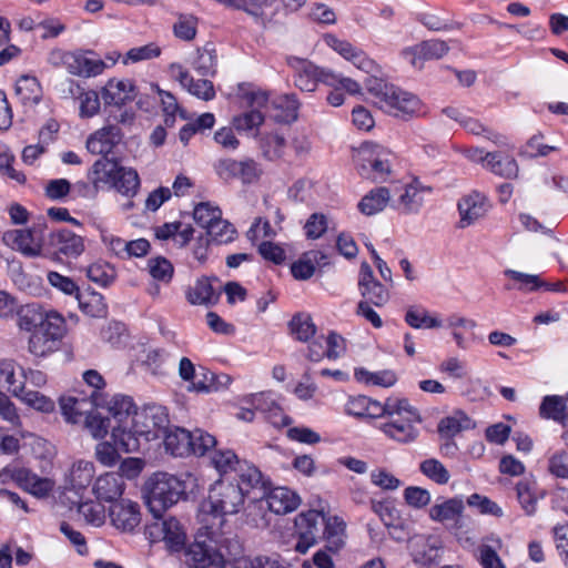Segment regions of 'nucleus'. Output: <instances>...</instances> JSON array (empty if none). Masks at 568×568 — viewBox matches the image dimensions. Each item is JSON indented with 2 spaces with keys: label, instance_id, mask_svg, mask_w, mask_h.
I'll return each mask as SVG.
<instances>
[{
  "label": "nucleus",
  "instance_id": "nucleus-39",
  "mask_svg": "<svg viewBox=\"0 0 568 568\" xmlns=\"http://www.w3.org/2000/svg\"><path fill=\"white\" fill-rule=\"evenodd\" d=\"M20 102L27 106L37 105L42 99V88L39 80L32 75H21L14 87Z\"/></svg>",
  "mask_w": 568,
  "mask_h": 568
},
{
  "label": "nucleus",
  "instance_id": "nucleus-52",
  "mask_svg": "<svg viewBox=\"0 0 568 568\" xmlns=\"http://www.w3.org/2000/svg\"><path fill=\"white\" fill-rule=\"evenodd\" d=\"M78 513L88 525L93 527H100L105 521V508L100 500H87L80 503L78 506Z\"/></svg>",
  "mask_w": 568,
  "mask_h": 568
},
{
  "label": "nucleus",
  "instance_id": "nucleus-51",
  "mask_svg": "<svg viewBox=\"0 0 568 568\" xmlns=\"http://www.w3.org/2000/svg\"><path fill=\"white\" fill-rule=\"evenodd\" d=\"M14 397L19 398L27 406L41 413H51L54 410V402L38 390L27 389V387L23 386L22 392Z\"/></svg>",
  "mask_w": 568,
  "mask_h": 568
},
{
  "label": "nucleus",
  "instance_id": "nucleus-61",
  "mask_svg": "<svg viewBox=\"0 0 568 568\" xmlns=\"http://www.w3.org/2000/svg\"><path fill=\"white\" fill-rule=\"evenodd\" d=\"M148 271L153 280L165 284L170 283L174 273L171 262L161 256L149 260Z\"/></svg>",
  "mask_w": 568,
  "mask_h": 568
},
{
  "label": "nucleus",
  "instance_id": "nucleus-42",
  "mask_svg": "<svg viewBox=\"0 0 568 568\" xmlns=\"http://www.w3.org/2000/svg\"><path fill=\"white\" fill-rule=\"evenodd\" d=\"M539 414L542 418L552 419L568 426V405L564 397L546 396L540 404Z\"/></svg>",
  "mask_w": 568,
  "mask_h": 568
},
{
  "label": "nucleus",
  "instance_id": "nucleus-43",
  "mask_svg": "<svg viewBox=\"0 0 568 568\" xmlns=\"http://www.w3.org/2000/svg\"><path fill=\"white\" fill-rule=\"evenodd\" d=\"M390 201V192L387 187L381 186L367 193L358 203L359 211L367 215L382 212Z\"/></svg>",
  "mask_w": 568,
  "mask_h": 568
},
{
  "label": "nucleus",
  "instance_id": "nucleus-11",
  "mask_svg": "<svg viewBox=\"0 0 568 568\" xmlns=\"http://www.w3.org/2000/svg\"><path fill=\"white\" fill-rule=\"evenodd\" d=\"M102 393L92 390L89 396H69L60 399V408L65 420L71 424L85 422L95 407H99Z\"/></svg>",
  "mask_w": 568,
  "mask_h": 568
},
{
  "label": "nucleus",
  "instance_id": "nucleus-46",
  "mask_svg": "<svg viewBox=\"0 0 568 568\" xmlns=\"http://www.w3.org/2000/svg\"><path fill=\"white\" fill-rule=\"evenodd\" d=\"M324 254L320 251H310L302 255L292 264L291 271L296 280H308L315 272V265L324 260Z\"/></svg>",
  "mask_w": 568,
  "mask_h": 568
},
{
  "label": "nucleus",
  "instance_id": "nucleus-20",
  "mask_svg": "<svg viewBox=\"0 0 568 568\" xmlns=\"http://www.w3.org/2000/svg\"><path fill=\"white\" fill-rule=\"evenodd\" d=\"M6 245L21 252L29 257L39 256L42 251V240L31 230H11L3 233Z\"/></svg>",
  "mask_w": 568,
  "mask_h": 568
},
{
  "label": "nucleus",
  "instance_id": "nucleus-1",
  "mask_svg": "<svg viewBox=\"0 0 568 568\" xmlns=\"http://www.w3.org/2000/svg\"><path fill=\"white\" fill-rule=\"evenodd\" d=\"M247 490L239 484L231 481H216L210 489L197 515L199 523L211 538L221 535L225 526V516L237 514L243 505Z\"/></svg>",
  "mask_w": 568,
  "mask_h": 568
},
{
  "label": "nucleus",
  "instance_id": "nucleus-47",
  "mask_svg": "<svg viewBox=\"0 0 568 568\" xmlns=\"http://www.w3.org/2000/svg\"><path fill=\"white\" fill-rule=\"evenodd\" d=\"M24 381L20 374L17 375L16 365L12 361H0V388H6L13 396L23 389Z\"/></svg>",
  "mask_w": 568,
  "mask_h": 568
},
{
  "label": "nucleus",
  "instance_id": "nucleus-25",
  "mask_svg": "<svg viewBox=\"0 0 568 568\" xmlns=\"http://www.w3.org/2000/svg\"><path fill=\"white\" fill-rule=\"evenodd\" d=\"M105 105L121 106L135 98V87L130 80L110 79L101 89Z\"/></svg>",
  "mask_w": 568,
  "mask_h": 568
},
{
  "label": "nucleus",
  "instance_id": "nucleus-3",
  "mask_svg": "<svg viewBox=\"0 0 568 568\" xmlns=\"http://www.w3.org/2000/svg\"><path fill=\"white\" fill-rule=\"evenodd\" d=\"M363 82L373 98V103L383 112L397 118L424 113V105L416 95L386 82L377 73L366 77Z\"/></svg>",
  "mask_w": 568,
  "mask_h": 568
},
{
  "label": "nucleus",
  "instance_id": "nucleus-26",
  "mask_svg": "<svg viewBox=\"0 0 568 568\" xmlns=\"http://www.w3.org/2000/svg\"><path fill=\"white\" fill-rule=\"evenodd\" d=\"M501 547L500 537L496 535L486 536L474 550V557L481 568H506L497 552Z\"/></svg>",
  "mask_w": 568,
  "mask_h": 568
},
{
  "label": "nucleus",
  "instance_id": "nucleus-29",
  "mask_svg": "<svg viewBox=\"0 0 568 568\" xmlns=\"http://www.w3.org/2000/svg\"><path fill=\"white\" fill-rule=\"evenodd\" d=\"M108 63L91 51L73 52L71 74L83 78L97 77L108 68Z\"/></svg>",
  "mask_w": 568,
  "mask_h": 568
},
{
  "label": "nucleus",
  "instance_id": "nucleus-53",
  "mask_svg": "<svg viewBox=\"0 0 568 568\" xmlns=\"http://www.w3.org/2000/svg\"><path fill=\"white\" fill-rule=\"evenodd\" d=\"M211 463L220 474L236 471L241 460L235 453L229 448L215 449L211 455Z\"/></svg>",
  "mask_w": 568,
  "mask_h": 568
},
{
  "label": "nucleus",
  "instance_id": "nucleus-49",
  "mask_svg": "<svg viewBox=\"0 0 568 568\" xmlns=\"http://www.w3.org/2000/svg\"><path fill=\"white\" fill-rule=\"evenodd\" d=\"M464 510V504L458 498H450L442 504H436L429 509V517L435 521L453 520Z\"/></svg>",
  "mask_w": 568,
  "mask_h": 568
},
{
  "label": "nucleus",
  "instance_id": "nucleus-22",
  "mask_svg": "<svg viewBox=\"0 0 568 568\" xmlns=\"http://www.w3.org/2000/svg\"><path fill=\"white\" fill-rule=\"evenodd\" d=\"M122 139L121 129L116 125H105L87 140V149L92 154L106 155Z\"/></svg>",
  "mask_w": 568,
  "mask_h": 568
},
{
  "label": "nucleus",
  "instance_id": "nucleus-24",
  "mask_svg": "<svg viewBox=\"0 0 568 568\" xmlns=\"http://www.w3.org/2000/svg\"><path fill=\"white\" fill-rule=\"evenodd\" d=\"M323 527L325 548L333 554L341 551L347 540L345 520L336 515H327L323 517Z\"/></svg>",
  "mask_w": 568,
  "mask_h": 568
},
{
  "label": "nucleus",
  "instance_id": "nucleus-50",
  "mask_svg": "<svg viewBox=\"0 0 568 568\" xmlns=\"http://www.w3.org/2000/svg\"><path fill=\"white\" fill-rule=\"evenodd\" d=\"M406 323L413 328H438L442 327V321L432 316L428 311L422 307L410 306L405 314Z\"/></svg>",
  "mask_w": 568,
  "mask_h": 568
},
{
  "label": "nucleus",
  "instance_id": "nucleus-10",
  "mask_svg": "<svg viewBox=\"0 0 568 568\" xmlns=\"http://www.w3.org/2000/svg\"><path fill=\"white\" fill-rule=\"evenodd\" d=\"M325 515L318 510H308L300 514L295 519L297 531V542L295 550L300 554H306L310 548L316 545L320 531L323 527V517Z\"/></svg>",
  "mask_w": 568,
  "mask_h": 568
},
{
  "label": "nucleus",
  "instance_id": "nucleus-44",
  "mask_svg": "<svg viewBox=\"0 0 568 568\" xmlns=\"http://www.w3.org/2000/svg\"><path fill=\"white\" fill-rule=\"evenodd\" d=\"M140 433H135L132 427V422L116 424L112 427V439L114 445L121 448L124 453L136 452L140 448L138 438Z\"/></svg>",
  "mask_w": 568,
  "mask_h": 568
},
{
  "label": "nucleus",
  "instance_id": "nucleus-4",
  "mask_svg": "<svg viewBox=\"0 0 568 568\" xmlns=\"http://www.w3.org/2000/svg\"><path fill=\"white\" fill-rule=\"evenodd\" d=\"M387 413L379 429L390 439L400 444H409L417 439L419 430L416 427L422 422L418 410L405 398H388Z\"/></svg>",
  "mask_w": 568,
  "mask_h": 568
},
{
  "label": "nucleus",
  "instance_id": "nucleus-48",
  "mask_svg": "<svg viewBox=\"0 0 568 568\" xmlns=\"http://www.w3.org/2000/svg\"><path fill=\"white\" fill-rule=\"evenodd\" d=\"M139 186L140 179L136 171L120 165L119 174H116L111 187L123 195L133 196L138 192Z\"/></svg>",
  "mask_w": 568,
  "mask_h": 568
},
{
  "label": "nucleus",
  "instance_id": "nucleus-5",
  "mask_svg": "<svg viewBox=\"0 0 568 568\" xmlns=\"http://www.w3.org/2000/svg\"><path fill=\"white\" fill-rule=\"evenodd\" d=\"M184 493V483L168 473L153 474L143 486L145 504L154 518L162 517L163 513L175 505Z\"/></svg>",
  "mask_w": 568,
  "mask_h": 568
},
{
  "label": "nucleus",
  "instance_id": "nucleus-41",
  "mask_svg": "<svg viewBox=\"0 0 568 568\" xmlns=\"http://www.w3.org/2000/svg\"><path fill=\"white\" fill-rule=\"evenodd\" d=\"M17 480L22 489L38 498L48 496L54 486L51 479L41 478L28 470H20Z\"/></svg>",
  "mask_w": 568,
  "mask_h": 568
},
{
  "label": "nucleus",
  "instance_id": "nucleus-6",
  "mask_svg": "<svg viewBox=\"0 0 568 568\" xmlns=\"http://www.w3.org/2000/svg\"><path fill=\"white\" fill-rule=\"evenodd\" d=\"M227 542L229 538L225 537L224 530H221L219 537L211 538L202 530L201 525L194 542H192L185 551L186 562L194 568H207L212 565H222L224 562L222 548H227Z\"/></svg>",
  "mask_w": 568,
  "mask_h": 568
},
{
  "label": "nucleus",
  "instance_id": "nucleus-63",
  "mask_svg": "<svg viewBox=\"0 0 568 568\" xmlns=\"http://www.w3.org/2000/svg\"><path fill=\"white\" fill-rule=\"evenodd\" d=\"M221 215L222 212L220 207L214 206L209 202L199 203L193 211L195 222L203 229H206V231L219 220Z\"/></svg>",
  "mask_w": 568,
  "mask_h": 568
},
{
  "label": "nucleus",
  "instance_id": "nucleus-15",
  "mask_svg": "<svg viewBox=\"0 0 568 568\" xmlns=\"http://www.w3.org/2000/svg\"><path fill=\"white\" fill-rule=\"evenodd\" d=\"M171 77L176 80L190 94L203 101H211L215 97L213 83L206 79L194 80L190 72L180 63L169 67Z\"/></svg>",
  "mask_w": 568,
  "mask_h": 568
},
{
  "label": "nucleus",
  "instance_id": "nucleus-40",
  "mask_svg": "<svg viewBox=\"0 0 568 568\" xmlns=\"http://www.w3.org/2000/svg\"><path fill=\"white\" fill-rule=\"evenodd\" d=\"M486 169L494 174L500 175L506 179L517 178L519 168L516 160L510 156L503 154L501 152H487L485 154Z\"/></svg>",
  "mask_w": 568,
  "mask_h": 568
},
{
  "label": "nucleus",
  "instance_id": "nucleus-37",
  "mask_svg": "<svg viewBox=\"0 0 568 568\" xmlns=\"http://www.w3.org/2000/svg\"><path fill=\"white\" fill-rule=\"evenodd\" d=\"M50 241L52 246L65 256H78L84 250L82 237L67 229L52 233Z\"/></svg>",
  "mask_w": 568,
  "mask_h": 568
},
{
  "label": "nucleus",
  "instance_id": "nucleus-45",
  "mask_svg": "<svg viewBox=\"0 0 568 568\" xmlns=\"http://www.w3.org/2000/svg\"><path fill=\"white\" fill-rule=\"evenodd\" d=\"M113 426L111 417L101 407H95L84 422V427L95 439L105 437Z\"/></svg>",
  "mask_w": 568,
  "mask_h": 568
},
{
  "label": "nucleus",
  "instance_id": "nucleus-32",
  "mask_svg": "<svg viewBox=\"0 0 568 568\" xmlns=\"http://www.w3.org/2000/svg\"><path fill=\"white\" fill-rule=\"evenodd\" d=\"M301 503L300 497L286 487H276L266 496L268 509L277 515H285L294 511Z\"/></svg>",
  "mask_w": 568,
  "mask_h": 568
},
{
  "label": "nucleus",
  "instance_id": "nucleus-14",
  "mask_svg": "<svg viewBox=\"0 0 568 568\" xmlns=\"http://www.w3.org/2000/svg\"><path fill=\"white\" fill-rule=\"evenodd\" d=\"M409 548L416 565L429 567L439 561L444 546L436 536H417L410 540Z\"/></svg>",
  "mask_w": 568,
  "mask_h": 568
},
{
  "label": "nucleus",
  "instance_id": "nucleus-7",
  "mask_svg": "<svg viewBox=\"0 0 568 568\" xmlns=\"http://www.w3.org/2000/svg\"><path fill=\"white\" fill-rule=\"evenodd\" d=\"M65 322L57 312H49V318L44 326L31 332L28 342L29 352L43 357L58 349V343L63 337Z\"/></svg>",
  "mask_w": 568,
  "mask_h": 568
},
{
  "label": "nucleus",
  "instance_id": "nucleus-12",
  "mask_svg": "<svg viewBox=\"0 0 568 568\" xmlns=\"http://www.w3.org/2000/svg\"><path fill=\"white\" fill-rule=\"evenodd\" d=\"M433 189L423 184L418 179H413L404 186V192L395 202L394 207L403 215H416L425 205Z\"/></svg>",
  "mask_w": 568,
  "mask_h": 568
},
{
  "label": "nucleus",
  "instance_id": "nucleus-34",
  "mask_svg": "<svg viewBox=\"0 0 568 568\" xmlns=\"http://www.w3.org/2000/svg\"><path fill=\"white\" fill-rule=\"evenodd\" d=\"M16 314L19 328L26 332H33L44 326L49 318V312H44L37 303L20 306Z\"/></svg>",
  "mask_w": 568,
  "mask_h": 568
},
{
  "label": "nucleus",
  "instance_id": "nucleus-16",
  "mask_svg": "<svg viewBox=\"0 0 568 568\" xmlns=\"http://www.w3.org/2000/svg\"><path fill=\"white\" fill-rule=\"evenodd\" d=\"M325 42L343 58L351 61L358 70H362L369 75L372 73H379V67L363 51L355 48L348 41L341 40L333 34H328L325 37Z\"/></svg>",
  "mask_w": 568,
  "mask_h": 568
},
{
  "label": "nucleus",
  "instance_id": "nucleus-64",
  "mask_svg": "<svg viewBox=\"0 0 568 568\" xmlns=\"http://www.w3.org/2000/svg\"><path fill=\"white\" fill-rule=\"evenodd\" d=\"M187 300L194 305L211 303L214 300V290L211 283L205 278L199 280L187 292Z\"/></svg>",
  "mask_w": 568,
  "mask_h": 568
},
{
  "label": "nucleus",
  "instance_id": "nucleus-59",
  "mask_svg": "<svg viewBox=\"0 0 568 568\" xmlns=\"http://www.w3.org/2000/svg\"><path fill=\"white\" fill-rule=\"evenodd\" d=\"M419 470L430 480L439 485H445L449 481L450 475L446 467L439 460L429 458L420 463Z\"/></svg>",
  "mask_w": 568,
  "mask_h": 568
},
{
  "label": "nucleus",
  "instance_id": "nucleus-36",
  "mask_svg": "<svg viewBox=\"0 0 568 568\" xmlns=\"http://www.w3.org/2000/svg\"><path fill=\"white\" fill-rule=\"evenodd\" d=\"M346 410L349 415L357 417L379 418L387 413V400L382 404L367 396H357L351 398L347 403Z\"/></svg>",
  "mask_w": 568,
  "mask_h": 568
},
{
  "label": "nucleus",
  "instance_id": "nucleus-27",
  "mask_svg": "<svg viewBox=\"0 0 568 568\" xmlns=\"http://www.w3.org/2000/svg\"><path fill=\"white\" fill-rule=\"evenodd\" d=\"M120 164L114 159L102 156L97 160L88 172V179L98 191L105 185L112 186L116 174H119Z\"/></svg>",
  "mask_w": 568,
  "mask_h": 568
},
{
  "label": "nucleus",
  "instance_id": "nucleus-58",
  "mask_svg": "<svg viewBox=\"0 0 568 568\" xmlns=\"http://www.w3.org/2000/svg\"><path fill=\"white\" fill-rule=\"evenodd\" d=\"M236 473H239V478L242 487H244L247 493L250 489H254L257 487H263V477L261 471L253 465L242 462L241 465L237 467Z\"/></svg>",
  "mask_w": 568,
  "mask_h": 568
},
{
  "label": "nucleus",
  "instance_id": "nucleus-62",
  "mask_svg": "<svg viewBox=\"0 0 568 568\" xmlns=\"http://www.w3.org/2000/svg\"><path fill=\"white\" fill-rule=\"evenodd\" d=\"M468 424L469 419L463 413H457L454 416L443 418L438 424V432L443 437L453 438L467 428Z\"/></svg>",
  "mask_w": 568,
  "mask_h": 568
},
{
  "label": "nucleus",
  "instance_id": "nucleus-55",
  "mask_svg": "<svg viewBox=\"0 0 568 568\" xmlns=\"http://www.w3.org/2000/svg\"><path fill=\"white\" fill-rule=\"evenodd\" d=\"M161 48L151 42L141 47L131 48L123 57L122 63L128 65L130 63H138L148 61L160 57Z\"/></svg>",
  "mask_w": 568,
  "mask_h": 568
},
{
  "label": "nucleus",
  "instance_id": "nucleus-2",
  "mask_svg": "<svg viewBox=\"0 0 568 568\" xmlns=\"http://www.w3.org/2000/svg\"><path fill=\"white\" fill-rule=\"evenodd\" d=\"M363 82L373 98V103L383 112L397 118L424 113V105L416 95L386 82L377 73L366 77Z\"/></svg>",
  "mask_w": 568,
  "mask_h": 568
},
{
  "label": "nucleus",
  "instance_id": "nucleus-31",
  "mask_svg": "<svg viewBox=\"0 0 568 568\" xmlns=\"http://www.w3.org/2000/svg\"><path fill=\"white\" fill-rule=\"evenodd\" d=\"M460 214L459 226L467 227L486 214L485 197L479 193L464 196L458 203Z\"/></svg>",
  "mask_w": 568,
  "mask_h": 568
},
{
  "label": "nucleus",
  "instance_id": "nucleus-23",
  "mask_svg": "<svg viewBox=\"0 0 568 568\" xmlns=\"http://www.w3.org/2000/svg\"><path fill=\"white\" fill-rule=\"evenodd\" d=\"M125 489V483L121 475L108 471L100 475L92 487V491L97 499L104 503H113L118 500Z\"/></svg>",
  "mask_w": 568,
  "mask_h": 568
},
{
  "label": "nucleus",
  "instance_id": "nucleus-9",
  "mask_svg": "<svg viewBox=\"0 0 568 568\" xmlns=\"http://www.w3.org/2000/svg\"><path fill=\"white\" fill-rule=\"evenodd\" d=\"M145 534L151 542L163 541L171 551L183 548L186 534L181 523L174 518H155V521L146 526Z\"/></svg>",
  "mask_w": 568,
  "mask_h": 568
},
{
  "label": "nucleus",
  "instance_id": "nucleus-13",
  "mask_svg": "<svg viewBox=\"0 0 568 568\" xmlns=\"http://www.w3.org/2000/svg\"><path fill=\"white\" fill-rule=\"evenodd\" d=\"M449 51L448 44L439 39L422 41L420 43L405 48L402 55L415 69H423L426 61L437 60Z\"/></svg>",
  "mask_w": 568,
  "mask_h": 568
},
{
  "label": "nucleus",
  "instance_id": "nucleus-30",
  "mask_svg": "<svg viewBox=\"0 0 568 568\" xmlns=\"http://www.w3.org/2000/svg\"><path fill=\"white\" fill-rule=\"evenodd\" d=\"M67 83L69 85V94L71 97L78 95L80 118L90 119L100 112V95L95 90L84 91L81 89L80 84L70 79L67 81Z\"/></svg>",
  "mask_w": 568,
  "mask_h": 568
},
{
  "label": "nucleus",
  "instance_id": "nucleus-18",
  "mask_svg": "<svg viewBox=\"0 0 568 568\" xmlns=\"http://www.w3.org/2000/svg\"><path fill=\"white\" fill-rule=\"evenodd\" d=\"M110 519L116 529L131 532L141 523L140 506L132 500L122 499L111 506Z\"/></svg>",
  "mask_w": 568,
  "mask_h": 568
},
{
  "label": "nucleus",
  "instance_id": "nucleus-28",
  "mask_svg": "<svg viewBox=\"0 0 568 568\" xmlns=\"http://www.w3.org/2000/svg\"><path fill=\"white\" fill-rule=\"evenodd\" d=\"M288 64L295 70V87L303 92H314L318 84L317 65L297 57L288 58Z\"/></svg>",
  "mask_w": 568,
  "mask_h": 568
},
{
  "label": "nucleus",
  "instance_id": "nucleus-17",
  "mask_svg": "<svg viewBox=\"0 0 568 568\" xmlns=\"http://www.w3.org/2000/svg\"><path fill=\"white\" fill-rule=\"evenodd\" d=\"M358 287L364 298L363 302L368 304L381 307L389 300L388 290L374 277L373 270L366 262L361 265Z\"/></svg>",
  "mask_w": 568,
  "mask_h": 568
},
{
  "label": "nucleus",
  "instance_id": "nucleus-56",
  "mask_svg": "<svg viewBox=\"0 0 568 568\" xmlns=\"http://www.w3.org/2000/svg\"><path fill=\"white\" fill-rule=\"evenodd\" d=\"M79 305L83 313L91 317H103L106 314V305L104 304L103 296L99 293H90L87 295H79Z\"/></svg>",
  "mask_w": 568,
  "mask_h": 568
},
{
  "label": "nucleus",
  "instance_id": "nucleus-21",
  "mask_svg": "<svg viewBox=\"0 0 568 568\" xmlns=\"http://www.w3.org/2000/svg\"><path fill=\"white\" fill-rule=\"evenodd\" d=\"M94 475L95 467L92 462L78 459L64 473V487L75 493L83 491L90 486Z\"/></svg>",
  "mask_w": 568,
  "mask_h": 568
},
{
  "label": "nucleus",
  "instance_id": "nucleus-57",
  "mask_svg": "<svg viewBox=\"0 0 568 568\" xmlns=\"http://www.w3.org/2000/svg\"><path fill=\"white\" fill-rule=\"evenodd\" d=\"M274 1L275 0H229V3L264 23L266 20L265 8H268Z\"/></svg>",
  "mask_w": 568,
  "mask_h": 568
},
{
  "label": "nucleus",
  "instance_id": "nucleus-8",
  "mask_svg": "<svg viewBox=\"0 0 568 568\" xmlns=\"http://www.w3.org/2000/svg\"><path fill=\"white\" fill-rule=\"evenodd\" d=\"M356 159L363 178L383 181L390 173L389 152L374 142L363 143Z\"/></svg>",
  "mask_w": 568,
  "mask_h": 568
},
{
  "label": "nucleus",
  "instance_id": "nucleus-54",
  "mask_svg": "<svg viewBox=\"0 0 568 568\" xmlns=\"http://www.w3.org/2000/svg\"><path fill=\"white\" fill-rule=\"evenodd\" d=\"M290 328L291 333L301 342H307L316 332L311 315L305 313L294 315L290 322Z\"/></svg>",
  "mask_w": 568,
  "mask_h": 568
},
{
  "label": "nucleus",
  "instance_id": "nucleus-35",
  "mask_svg": "<svg viewBox=\"0 0 568 568\" xmlns=\"http://www.w3.org/2000/svg\"><path fill=\"white\" fill-rule=\"evenodd\" d=\"M517 499L527 516L537 511V503L544 497V491L538 488L536 480L524 478L516 484Z\"/></svg>",
  "mask_w": 568,
  "mask_h": 568
},
{
  "label": "nucleus",
  "instance_id": "nucleus-33",
  "mask_svg": "<svg viewBox=\"0 0 568 568\" xmlns=\"http://www.w3.org/2000/svg\"><path fill=\"white\" fill-rule=\"evenodd\" d=\"M166 422V416L161 407H148L141 412H135L132 417V427L135 433L146 435L156 428H162Z\"/></svg>",
  "mask_w": 568,
  "mask_h": 568
},
{
  "label": "nucleus",
  "instance_id": "nucleus-19",
  "mask_svg": "<svg viewBox=\"0 0 568 568\" xmlns=\"http://www.w3.org/2000/svg\"><path fill=\"white\" fill-rule=\"evenodd\" d=\"M101 404L99 407L111 417L114 425L132 422L138 409L131 397L120 394L108 396L102 393Z\"/></svg>",
  "mask_w": 568,
  "mask_h": 568
},
{
  "label": "nucleus",
  "instance_id": "nucleus-38",
  "mask_svg": "<svg viewBox=\"0 0 568 568\" xmlns=\"http://www.w3.org/2000/svg\"><path fill=\"white\" fill-rule=\"evenodd\" d=\"M192 435L184 428L170 429L164 437L165 450L174 457L190 456L192 453Z\"/></svg>",
  "mask_w": 568,
  "mask_h": 568
},
{
  "label": "nucleus",
  "instance_id": "nucleus-60",
  "mask_svg": "<svg viewBox=\"0 0 568 568\" xmlns=\"http://www.w3.org/2000/svg\"><path fill=\"white\" fill-rule=\"evenodd\" d=\"M236 230L234 226L226 220L222 219V215L219 220L213 223L210 229L206 231V236L211 237L212 241L219 244L230 243L235 239Z\"/></svg>",
  "mask_w": 568,
  "mask_h": 568
}]
</instances>
